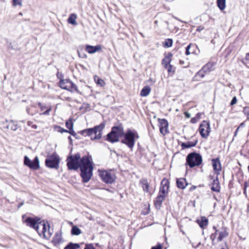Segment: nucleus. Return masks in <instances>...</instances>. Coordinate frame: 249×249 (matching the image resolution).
Instances as JSON below:
<instances>
[{
    "label": "nucleus",
    "mask_w": 249,
    "mask_h": 249,
    "mask_svg": "<svg viewBox=\"0 0 249 249\" xmlns=\"http://www.w3.org/2000/svg\"><path fill=\"white\" fill-rule=\"evenodd\" d=\"M102 47L100 45H98L95 46L87 45L85 48L86 51L90 54L100 51L102 50Z\"/></svg>",
    "instance_id": "15"
},
{
    "label": "nucleus",
    "mask_w": 249,
    "mask_h": 249,
    "mask_svg": "<svg viewBox=\"0 0 249 249\" xmlns=\"http://www.w3.org/2000/svg\"><path fill=\"white\" fill-rule=\"evenodd\" d=\"M166 69H167V71H168V72H169V73H171V72H172V73H174V70H173V66L171 65H169L167 66V68H165Z\"/></svg>",
    "instance_id": "41"
},
{
    "label": "nucleus",
    "mask_w": 249,
    "mask_h": 249,
    "mask_svg": "<svg viewBox=\"0 0 249 249\" xmlns=\"http://www.w3.org/2000/svg\"><path fill=\"white\" fill-rule=\"evenodd\" d=\"M243 112L249 120V107H245L243 109Z\"/></svg>",
    "instance_id": "38"
},
{
    "label": "nucleus",
    "mask_w": 249,
    "mask_h": 249,
    "mask_svg": "<svg viewBox=\"0 0 249 249\" xmlns=\"http://www.w3.org/2000/svg\"><path fill=\"white\" fill-rule=\"evenodd\" d=\"M187 162L190 167L199 165L202 161L201 156L197 153H192L187 157Z\"/></svg>",
    "instance_id": "7"
},
{
    "label": "nucleus",
    "mask_w": 249,
    "mask_h": 249,
    "mask_svg": "<svg viewBox=\"0 0 249 249\" xmlns=\"http://www.w3.org/2000/svg\"><path fill=\"white\" fill-rule=\"evenodd\" d=\"M165 197L166 196L162 195H160V194H158L154 201V205L157 209H160L162 202Z\"/></svg>",
    "instance_id": "17"
},
{
    "label": "nucleus",
    "mask_w": 249,
    "mask_h": 249,
    "mask_svg": "<svg viewBox=\"0 0 249 249\" xmlns=\"http://www.w3.org/2000/svg\"><path fill=\"white\" fill-rule=\"evenodd\" d=\"M99 175L101 179L104 182L107 184H111L116 179L115 175L111 170H98Z\"/></svg>",
    "instance_id": "6"
},
{
    "label": "nucleus",
    "mask_w": 249,
    "mask_h": 249,
    "mask_svg": "<svg viewBox=\"0 0 249 249\" xmlns=\"http://www.w3.org/2000/svg\"><path fill=\"white\" fill-rule=\"evenodd\" d=\"M77 18L76 15L74 14H71L68 19V23L72 25H76L77 23L76 19Z\"/></svg>",
    "instance_id": "28"
},
{
    "label": "nucleus",
    "mask_w": 249,
    "mask_h": 249,
    "mask_svg": "<svg viewBox=\"0 0 249 249\" xmlns=\"http://www.w3.org/2000/svg\"><path fill=\"white\" fill-rule=\"evenodd\" d=\"M84 249H96L92 244H86Z\"/></svg>",
    "instance_id": "44"
},
{
    "label": "nucleus",
    "mask_w": 249,
    "mask_h": 249,
    "mask_svg": "<svg viewBox=\"0 0 249 249\" xmlns=\"http://www.w3.org/2000/svg\"><path fill=\"white\" fill-rule=\"evenodd\" d=\"M197 143V141H196L195 142H182L181 144V146L182 148V149H186L190 148L192 147H194L196 146V145Z\"/></svg>",
    "instance_id": "24"
},
{
    "label": "nucleus",
    "mask_w": 249,
    "mask_h": 249,
    "mask_svg": "<svg viewBox=\"0 0 249 249\" xmlns=\"http://www.w3.org/2000/svg\"><path fill=\"white\" fill-rule=\"evenodd\" d=\"M51 108H49L48 109H47V110L44 111L42 113V114H43V115H49V112L51 111Z\"/></svg>",
    "instance_id": "48"
},
{
    "label": "nucleus",
    "mask_w": 249,
    "mask_h": 249,
    "mask_svg": "<svg viewBox=\"0 0 249 249\" xmlns=\"http://www.w3.org/2000/svg\"><path fill=\"white\" fill-rule=\"evenodd\" d=\"M142 187L144 191L148 192H149V185L147 181V180H143L141 182Z\"/></svg>",
    "instance_id": "33"
},
{
    "label": "nucleus",
    "mask_w": 249,
    "mask_h": 249,
    "mask_svg": "<svg viewBox=\"0 0 249 249\" xmlns=\"http://www.w3.org/2000/svg\"><path fill=\"white\" fill-rule=\"evenodd\" d=\"M246 59L249 60V53H247L246 54Z\"/></svg>",
    "instance_id": "52"
},
{
    "label": "nucleus",
    "mask_w": 249,
    "mask_h": 249,
    "mask_svg": "<svg viewBox=\"0 0 249 249\" xmlns=\"http://www.w3.org/2000/svg\"><path fill=\"white\" fill-rule=\"evenodd\" d=\"M158 122L160 124V132L163 135L167 134L168 133V123L167 121L165 119H158Z\"/></svg>",
    "instance_id": "13"
},
{
    "label": "nucleus",
    "mask_w": 249,
    "mask_h": 249,
    "mask_svg": "<svg viewBox=\"0 0 249 249\" xmlns=\"http://www.w3.org/2000/svg\"><path fill=\"white\" fill-rule=\"evenodd\" d=\"M187 182L186 179L183 178H180L178 179L177 180V185L178 188L184 189L186 188L187 186Z\"/></svg>",
    "instance_id": "20"
},
{
    "label": "nucleus",
    "mask_w": 249,
    "mask_h": 249,
    "mask_svg": "<svg viewBox=\"0 0 249 249\" xmlns=\"http://www.w3.org/2000/svg\"><path fill=\"white\" fill-rule=\"evenodd\" d=\"M107 140L111 142H118L119 141V138L117 137L115 134H112L110 136H109V133L107 135Z\"/></svg>",
    "instance_id": "25"
},
{
    "label": "nucleus",
    "mask_w": 249,
    "mask_h": 249,
    "mask_svg": "<svg viewBox=\"0 0 249 249\" xmlns=\"http://www.w3.org/2000/svg\"><path fill=\"white\" fill-rule=\"evenodd\" d=\"M66 126L69 130H71L73 129V124L72 122L71 119H69L68 121L66 122Z\"/></svg>",
    "instance_id": "35"
},
{
    "label": "nucleus",
    "mask_w": 249,
    "mask_h": 249,
    "mask_svg": "<svg viewBox=\"0 0 249 249\" xmlns=\"http://www.w3.org/2000/svg\"><path fill=\"white\" fill-rule=\"evenodd\" d=\"M60 159L55 153L48 157L45 160L46 165L51 168L57 169L59 167Z\"/></svg>",
    "instance_id": "8"
},
{
    "label": "nucleus",
    "mask_w": 249,
    "mask_h": 249,
    "mask_svg": "<svg viewBox=\"0 0 249 249\" xmlns=\"http://www.w3.org/2000/svg\"><path fill=\"white\" fill-rule=\"evenodd\" d=\"M151 249H162V246L160 244H158L156 246L152 247Z\"/></svg>",
    "instance_id": "46"
},
{
    "label": "nucleus",
    "mask_w": 249,
    "mask_h": 249,
    "mask_svg": "<svg viewBox=\"0 0 249 249\" xmlns=\"http://www.w3.org/2000/svg\"><path fill=\"white\" fill-rule=\"evenodd\" d=\"M184 115H185V116L187 118H189L191 117V115L189 113H188V112H185L184 113Z\"/></svg>",
    "instance_id": "51"
},
{
    "label": "nucleus",
    "mask_w": 249,
    "mask_h": 249,
    "mask_svg": "<svg viewBox=\"0 0 249 249\" xmlns=\"http://www.w3.org/2000/svg\"><path fill=\"white\" fill-rule=\"evenodd\" d=\"M7 127L12 130L15 131L18 129V125L16 122L13 121H11L9 122Z\"/></svg>",
    "instance_id": "31"
},
{
    "label": "nucleus",
    "mask_w": 249,
    "mask_h": 249,
    "mask_svg": "<svg viewBox=\"0 0 249 249\" xmlns=\"http://www.w3.org/2000/svg\"><path fill=\"white\" fill-rule=\"evenodd\" d=\"M205 72L202 69L200 70L197 73V75L200 77L201 78H203L204 76Z\"/></svg>",
    "instance_id": "42"
},
{
    "label": "nucleus",
    "mask_w": 249,
    "mask_h": 249,
    "mask_svg": "<svg viewBox=\"0 0 249 249\" xmlns=\"http://www.w3.org/2000/svg\"><path fill=\"white\" fill-rule=\"evenodd\" d=\"M66 160L69 170H77L80 168L81 176L84 182H87L90 180L92 176L93 169L90 157L85 156L81 159L80 155L77 153L69 156Z\"/></svg>",
    "instance_id": "1"
},
{
    "label": "nucleus",
    "mask_w": 249,
    "mask_h": 249,
    "mask_svg": "<svg viewBox=\"0 0 249 249\" xmlns=\"http://www.w3.org/2000/svg\"><path fill=\"white\" fill-rule=\"evenodd\" d=\"M237 98L235 96H234L232 99V100L231 102L230 105L231 106H233L234 105H235L237 103Z\"/></svg>",
    "instance_id": "43"
},
{
    "label": "nucleus",
    "mask_w": 249,
    "mask_h": 249,
    "mask_svg": "<svg viewBox=\"0 0 249 249\" xmlns=\"http://www.w3.org/2000/svg\"><path fill=\"white\" fill-rule=\"evenodd\" d=\"M212 165L215 173L219 174L221 170V166L219 158L213 159L212 160Z\"/></svg>",
    "instance_id": "16"
},
{
    "label": "nucleus",
    "mask_w": 249,
    "mask_h": 249,
    "mask_svg": "<svg viewBox=\"0 0 249 249\" xmlns=\"http://www.w3.org/2000/svg\"><path fill=\"white\" fill-rule=\"evenodd\" d=\"M221 249H225L224 248H222Z\"/></svg>",
    "instance_id": "58"
},
{
    "label": "nucleus",
    "mask_w": 249,
    "mask_h": 249,
    "mask_svg": "<svg viewBox=\"0 0 249 249\" xmlns=\"http://www.w3.org/2000/svg\"><path fill=\"white\" fill-rule=\"evenodd\" d=\"M24 163L25 165L32 169L37 170L39 168V159L37 157H36L34 160L32 161L26 156L24 157Z\"/></svg>",
    "instance_id": "11"
},
{
    "label": "nucleus",
    "mask_w": 249,
    "mask_h": 249,
    "mask_svg": "<svg viewBox=\"0 0 249 249\" xmlns=\"http://www.w3.org/2000/svg\"><path fill=\"white\" fill-rule=\"evenodd\" d=\"M212 68V65L211 63H207L202 68V70L205 72H207L211 71V69Z\"/></svg>",
    "instance_id": "34"
},
{
    "label": "nucleus",
    "mask_w": 249,
    "mask_h": 249,
    "mask_svg": "<svg viewBox=\"0 0 249 249\" xmlns=\"http://www.w3.org/2000/svg\"><path fill=\"white\" fill-rule=\"evenodd\" d=\"M38 105L41 108H42V104L40 103H38Z\"/></svg>",
    "instance_id": "54"
},
{
    "label": "nucleus",
    "mask_w": 249,
    "mask_h": 249,
    "mask_svg": "<svg viewBox=\"0 0 249 249\" xmlns=\"http://www.w3.org/2000/svg\"><path fill=\"white\" fill-rule=\"evenodd\" d=\"M105 124L101 123L93 128L86 129L81 131L80 134L84 136H89L91 140H99L102 138V131Z\"/></svg>",
    "instance_id": "2"
},
{
    "label": "nucleus",
    "mask_w": 249,
    "mask_h": 249,
    "mask_svg": "<svg viewBox=\"0 0 249 249\" xmlns=\"http://www.w3.org/2000/svg\"><path fill=\"white\" fill-rule=\"evenodd\" d=\"M69 139H71V137L70 136L69 137Z\"/></svg>",
    "instance_id": "55"
},
{
    "label": "nucleus",
    "mask_w": 249,
    "mask_h": 249,
    "mask_svg": "<svg viewBox=\"0 0 249 249\" xmlns=\"http://www.w3.org/2000/svg\"><path fill=\"white\" fill-rule=\"evenodd\" d=\"M228 235L225 228L222 227L219 229H215V233L211 234L210 238L213 245L217 244L226 238Z\"/></svg>",
    "instance_id": "5"
},
{
    "label": "nucleus",
    "mask_w": 249,
    "mask_h": 249,
    "mask_svg": "<svg viewBox=\"0 0 249 249\" xmlns=\"http://www.w3.org/2000/svg\"><path fill=\"white\" fill-rule=\"evenodd\" d=\"M151 91V88L150 87L147 86L143 87L141 91L140 95L141 96L145 97L148 96Z\"/></svg>",
    "instance_id": "23"
},
{
    "label": "nucleus",
    "mask_w": 249,
    "mask_h": 249,
    "mask_svg": "<svg viewBox=\"0 0 249 249\" xmlns=\"http://www.w3.org/2000/svg\"><path fill=\"white\" fill-rule=\"evenodd\" d=\"M71 232L72 235H78L81 234V231L79 228L76 226H74L72 228Z\"/></svg>",
    "instance_id": "32"
},
{
    "label": "nucleus",
    "mask_w": 249,
    "mask_h": 249,
    "mask_svg": "<svg viewBox=\"0 0 249 249\" xmlns=\"http://www.w3.org/2000/svg\"><path fill=\"white\" fill-rule=\"evenodd\" d=\"M217 5L221 10H224L226 7V0H217Z\"/></svg>",
    "instance_id": "29"
},
{
    "label": "nucleus",
    "mask_w": 249,
    "mask_h": 249,
    "mask_svg": "<svg viewBox=\"0 0 249 249\" xmlns=\"http://www.w3.org/2000/svg\"><path fill=\"white\" fill-rule=\"evenodd\" d=\"M196 222L201 228L206 227L208 224V220L205 216L201 217L200 219H197Z\"/></svg>",
    "instance_id": "19"
},
{
    "label": "nucleus",
    "mask_w": 249,
    "mask_h": 249,
    "mask_svg": "<svg viewBox=\"0 0 249 249\" xmlns=\"http://www.w3.org/2000/svg\"><path fill=\"white\" fill-rule=\"evenodd\" d=\"M123 136L124 138L121 141L122 143L126 145L131 149L134 146L135 140L139 138L137 132L131 129H128Z\"/></svg>",
    "instance_id": "3"
},
{
    "label": "nucleus",
    "mask_w": 249,
    "mask_h": 249,
    "mask_svg": "<svg viewBox=\"0 0 249 249\" xmlns=\"http://www.w3.org/2000/svg\"><path fill=\"white\" fill-rule=\"evenodd\" d=\"M180 63H183V62H181V61H180Z\"/></svg>",
    "instance_id": "56"
},
{
    "label": "nucleus",
    "mask_w": 249,
    "mask_h": 249,
    "mask_svg": "<svg viewBox=\"0 0 249 249\" xmlns=\"http://www.w3.org/2000/svg\"><path fill=\"white\" fill-rule=\"evenodd\" d=\"M27 125L29 126H31L33 129H36L37 128V126L35 124H33L32 122L28 121L27 122Z\"/></svg>",
    "instance_id": "40"
},
{
    "label": "nucleus",
    "mask_w": 249,
    "mask_h": 249,
    "mask_svg": "<svg viewBox=\"0 0 249 249\" xmlns=\"http://www.w3.org/2000/svg\"><path fill=\"white\" fill-rule=\"evenodd\" d=\"M25 222L27 223V226L31 227L35 229L36 228V226L38 224V222L35 219L32 217H28L25 220Z\"/></svg>",
    "instance_id": "18"
},
{
    "label": "nucleus",
    "mask_w": 249,
    "mask_h": 249,
    "mask_svg": "<svg viewBox=\"0 0 249 249\" xmlns=\"http://www.w3.org/2000/svg\"><path fill=\"white\" fill-rule=\"evenodd\" d=\"M68 133H69L70 134H71V135H75V132L74 131V130L72 129L71 130H68V132H67Z\"/></svg>",
    "instance_id": "50"
},
{
    "label": "nucleus",
    "mask_w": 249,
    "mask_h": 249,
    "mask_svg": "<svg viewBox=\"0 0 249 249\" xmlns=\"http://www.w3.org/2000/svg\"><path fill=\"white\" fill-rule=\"evenodd\" d=\"M180 63H183V62H181V61H180Z\"/></svg>",
    "instance_id": "57"
},
{
    "label": "nucleus",
    "mask_w": 249,
    "mask_h": 249,
    "mask_svg": "<svg viewBox=\"0 0 249 249\" xmlns=\"http://www.w3.org/2000/svg\"><path fill=\"white\" fill-rule=\"evenodd\" d=\"M211 189L212 191L216 192H219L220 191V186L219 185V182L218 179L213 180Z\"/></svg>",
    "instance_id": "26"
},
{
    "label": "nucleus",
    "mask_w": 249,
    "mask_h": 249,
    "mask_svg": "<svg viewBox=\"0 0 249 249\" xmlns=\"http://www.w3.org/2000/svg\"><path fill=\"white\" fill-rule=\"evenodd\" d=\"M198 119L196 117H195L192 118V119L191 120V122L192 123L195 124V123H196L198 121Z\"/></svg>",
    "instance_id": "47"
},
{
    "label": "nucleus",
    "mask_w": 249,
    "mask_h": 249,
    "mask_svg": "<svg viewBox=\"0 0 249 249\" xmlns=\"http://www.w3.org/2000/svg\"><path fill=\"white\" fill-rule=\"evenodd\" d=\"M191 48V45H189L188 46H187V47L186 48V52H185V53L186 55H189L190 54V52H189V50Z\"/></svg>",
    "instance_id": "45"
},
{
    "label": "nucleus",
    "mask_w": 249,
    "mask_h": 249,
    "mask_svg": "<svg viewBox=\"0 0 249 249\" xmlns=\"http://www.w3.org/2000/svg\"><path fill=\"white\" fill-rule=\"evenodd\" d=\"M113 134H115L119 138L123 136L124 133L123 126L120 125L117 126H113L111 129V132L109 133V136Z\"/></svg>",
    "instance_id": "14"
},
{
    "label": "nucleus",
    "mask_w": 249,
    "mask_h": 249,
    "mask_svg": "<svg viewBox=\"0 0 249 249\" xmlns=\"http://www.w3.org/2000/svg\"><path fill=\"white\" fill-rule=\"evenodd\" d=\"M27 112L28 114H30L29 108L28 107L26 109Z\"/></svg>",
    "instance_id": "53"
},
{
    "label": "nucleus",
    "mask_w": 249,
    "mask_h": 249,
    "mask_svg": "<svg viewBox=\"0 0 249 249\" xmlns=\"http://www.w3.org/2000/svg\"><path fill=\"white\" fill-rule=\"evenodd\" d=\"M173 44V40L172 39H167L165 40L164 46L166 47H170L172 46Z\"/></svg>",
    "instance_id": "36"
},
{
    "label": "nucleus",
    "mask_w": 249,
    "mask_h": 249,
    "mask_svg": "<svg viewBox=\"0 0 249 249\" xmlns=\"http://www.w3.org/2000/svg\"><path fill=\"white\" fill-rule=\"evenodd\" d=\"M52 242L55 246H57L62 242L61 235L58 233H55V235L53 238Z\"/></svg>",
    "instance_id": "21"
},
{
    "label": "nucleus",
    "mask_w": 249,
    "mask_h": 249,
    "mask_svg": "<svg viewBox=\"0 0 249 249\" xmlns=\"http://www.w3.org/2000/svg\"><path fill=\"white\" fill-rule=\"evenodd\" d=\"M94 79L97 85L100 86L101 87H103L105 86V81L103 79L100 78L98 76H94Z\"/></svg>",
    "instance_id": "27"
},
{
    "label": "nucleus",
    "mask_w": 249,
    "mask_h": 249,
    "mask_svg": "<svg viewBox=\"0 0 249 249\" xmlns=\"http://www.w3.org/2000/svg\"><path fill=\"white\" fill-rule=\"evenodd\" d=\"M169 189V181L167 179L163 178L160 183L159 194L165 196H167Z\"/></svg>",
    "instance_id": "12"
},
{
    "label": "nucleus",
    "mask_w": 249,
    "mask_h": 249,
    "mask_svg": "<svg viewBox=\"0 0 249 249\" xmlns=\"http://www.w3.org/2000/svg\"><path fill=\"white\" fill-rule=\"evenodd\" d=\"M203 114V113H198L196 115V117L199 120L201 117V115Z\"/></svg>",
    "instance_id": "49"
},
{
    "label": "nucleus",
    "mask_w": 249,
    "mask_h": 249,
    "mask_svg": "<svg viewBox=\"0 0 249 249\" xmlns=\"http://www.w3.org/2000/svg\"><path fill=\"white\" fill-rule=\"evenodd\" d=\"M55 129L56 130L60 133H63V132H68V130H67L66 129H64V128H62L61 126H56L55 127Z\"/></svg>",
    "instance_id": "37"
},
{
    "label": "nucleus",
    "mask_w": 249,
    "mask_h": 249,
    "mask_svg": "<svg viewBox=\"0 0 249 249\" xmlns=\"http://www.w3.org/2000/svg\"><path fill=\"white\" fill-rule=\"evenodd\" d=\"M80 247V245L77 243H69L66 246L64 249H77Z\"/></svg>",
    "instance_id": "30"
},
{
    "label": "nucleus",
    "mask_w": 249,
    "mask_h": 249,
    "mask_svg": "<svg viewBox=\"0 0 249 249\" xmlns=\"http://www.w3.org/2000/svg\"><path fill=\"white\" fill-rule=\"evenodd\" d=\"M40 236L48 238L51 236L53 232L50 231V226L47 222L41 221L38 223L35 229Z\"/></svg>",
    "instance_id": "4"
},
{
    "label": "nucleus",
    "mask_w": 249,
    "mask_h": 249,
    "mask_svg": "<svg viewBox=\"0 0 249 249\" xmlns=\"http://www.w3.org/2000/svg\"><path fill=\"white\" fill-rule=\"evenodd\" d=\"M199 131L202 138H207L211 132L210 123L206 121H203L199 125Z\"/></svg>",
    "instance_id": "10"
},
{
    "label": "nucleus",
    "mask_w": 249,
    "mask_h": 249,
    "mask_svg": "<svg viewBox=\"0 0 249 249\" xmlns=\"http://www.w3.org/2000/svg\"><path fill=\"white\" fill-rule=\"evenodd\" d=\"M172 56V54L171 53H169L168 55L166 56L162 60V64L165 68H167V66L170 65Z\"/></svg>",
    "instance_id": "22"
},
{
    "label": "nucleus",
    "mask_w": 249,
    "mask_h": 249,
    "mask_svg": "<svg viewBox=\"0 0 249 249\" xmlns=\"http://www.w3.org/2000/svg\"><path fill=\"white\" fill-rule=\"evenodd\" d=\"M59 86L62 89L69 91L79 92L76 86L69 79L60 80L59 81Z\"/></svg>",
    "instance_id": "9"
},
{
    "label": "nucleus",
    "mask_w": 249,
    "mask_h": 249,
    "mask_svg": "<svg viewBox=\"0 0 249 249\" xmlns=\"http://www.w3.org/2000/svg\"><path fill=\"white\" fill-rule=\"evenodd\" d=\"M13 5L14 6L22 5V0H13Z\"/></svg>",
    "instance_id": "39"
}]
</instances>
